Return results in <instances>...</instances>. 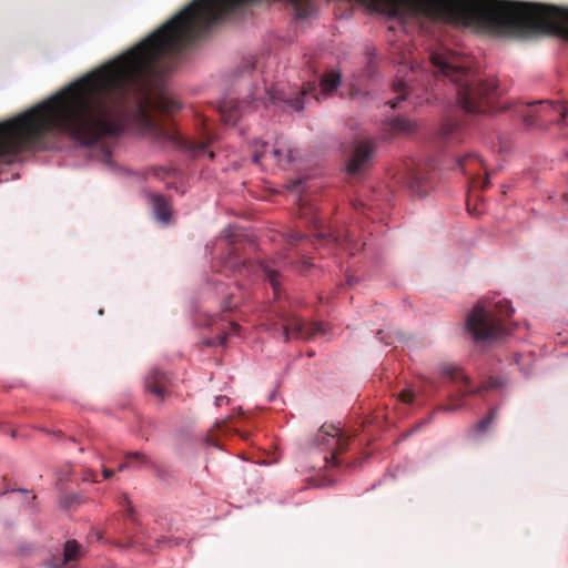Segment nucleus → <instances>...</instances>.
<instances>
[{
  "label": "nucleus",
  "mask_w": 568,
  "mask_h": 568,
  "mask_svg": "<svg viewBox=\"0 0 568 568\" xmlns=\"http://www.w3.org/2000/svg\"><path fill=\"white\" fill-rule=\"evenodd\" d=\"M152 207L158 221L168 223L171 217V205L165 197L159 194H152Z\"/></svg>",
  "instance_id": "nucleus-14"
},
{
  "label": "nucleus",
  "mask_w": 568,
  "mask_h": 568,
  "mask_svg": "<svg viewBox=\"0 0 568 568\" xmlns=\"http://www.w3.org/2000/svg\"><path fill=\"white\" fill-rule=\"evenodd\" d=\"M267 93H268V95H270V99H271L272 101H274V100H275V97H274L271 92H267Z\"/></svg>",
  "instance_id": "nucleus-37"
},
{
  "label": "nucleus",
  "mask_w": 568,
  "mask_h": 568,
  "mask_svg": "<svg viewBox=\"0 0 568 568\" xmlns=\"http://www.w3.org/2000/svg\"><path fill=\"white\" fill-rule=\"evenodd\" d=\"M498 416V408L493 407L489 409L488 414L481 418L479 422H477L473 428L471 432L476 434H484L489 430L491 425L495 423Z\"/></svg>",
  "instance_id": "nucleus-19"
},
{
  "label": "nucleus",
  "mask_w": 568,
  "mask_h": 568,
  "mask_svg": "<svg viewBox=\"0 0 568 568\" xmlns=\"http://www.w3.org/2000/svg\"><path fill=\"white\" fill-rule=\"evenodd\" d=\"M225 267L231 268L236 272H242L247 270L248 262L242 261L240 255L236 252H231L225 260Z\"/></svg>",
  "instance_id": "nucleus-22"
},
{
  "label": "nucleus",
  "mask_w": 568,
  "mask_h": 568,
  "mask_svg": "<svg viewBox=\"0 0 568 568\" xmlns=\"http://www.w3.org/2000/svg\"><path fill=\"white\" fill-rule=\"evenodd\" d=\"M514 308L508 301H498L494 305L477 304L467 318V329L476 341L496 339L509 331L506 321Z\"/></svg>",
  "instance_id": "nucleus-2"
},
{
  "label": "nucleus",
  "mask_w": 568,
  "mask_h": 568,
  "mask_svg": "<svg viewBox=\"0 0 568 568\" xmlns=\"http://www.w3.org/2000/svg\"><path fill=\"white\" fill-rule=\"evenodd\" d=\"M120 505H122V506H126V508H128V509H126L128 514H129V515H132V513H133V508H132V506H131V503H130L129 497H128V495H126V494H123V496H122V500L120 501Z\"/></svg>",
  "instance_id": "nucleus-28"
},
{
  "label": "nucleus",
  "mask_w": 568,
  "mask_h": 568,
  "mask_svg": "<svg viewBox=\"0 0 568 568\" xmlns=\"http://www.w3.org/2000/svg\"><path fill=\"white\" fill-rule=\"evenodd\" d=\"M216 400H217V404L220 405V404H222V400H224V397H219V398H216Z\"/></svg>",
  "instance_id": "nucleus-35"
},
{
  "label": "nucleus",
  "mask_w": 568,
  "mask_h": 568,
  "mask_svg": "<svg viewBox=\"0 0 568 568\" xmlns=\"http://www.w3.org/2000/svg\"><path fill=\"white\" fill-rule=\"evenodd\" d=\"M565 201H568V194L564 195Z\"/></svg>",
  "instance_id": "nucleus-40"
},
{
  "label": "nucleus",
  "mask_w": 568,
  "mask_h": 568,
  "mask_svg": "<svg viewBox=\"0 0 568 568\" xmlns=\"http://www.w3.org/2000/svg\"><path fill=\"white\" fill-rule=\"evenodd\" d=\"M79 500V497L77 495H70L68 497H65L61 503H62V507H70L71 505H73L74 503H78Z\"/></svg>",
  "instance_id": "nucleus-27"
},
{
  "label": "nucleus",
  "mask_w": 568,
  "mask_h": 568,
  "mask_svg": "<svg viewBox=\"0 0 568 568\" xmlns=\"http://www.w3.org/2000/svg\"><path fill=\"white\" fill-rule=\"evenodd\" d=\"M458 168L465 175L474 176L483 169V161L477 154H467L458 159Z\"/></svg>",
  "instance_id": "nucleus-15"
},
{
  "label": "nucleus",
  "mask_w": 568,
  "mask_h": 568,
  "mask_svg": "<svg viewBox=\"0 0 568 568\" xmlns=\"http://www.w3.org/2000/svg\"><path fill=\"white\" fill-rule=\"evenodd\" d=\"M349 437H346L342 428L334 424H324L318 430L315 440L318 446L329 452L324 458L326 463L336 464L337 454L344 452L347 447Z\"/></svg>",
  "instance_id": "nucleus-7"
},
{
  "label": "nucleus",
  "mask_w": 568,
  "mask_h": 568,
  "mask_svg": "<svg viewBox=\"0 0 568 568\" xmlns=\"http://www.w3.org/2000/svg\"><path fill=\"white\" fill-rule=\"evenodd\" d=\"M432 63L439 74L457 85L458 103L466 112L485 114L496 111V83L475 79L467 61L453 54L432 53Z\"/></svg>",
  "instance_id": "nucleus-1"
},
{
  "label": "nucleus",
  "mask_w": 568,
  "mask_h": 568,
  "mask_svg": "<svg viewBox=\"0 0 568 568\" xmlns=\"http://www.w3.org/2000/svg\"><path fill=\"white\" fill-rule=\"evenodd\" d=\"M488 186H489V180H488V176L486 175V178L483 180V182L480 184V187L483 190H486V189H488Z\"/></svg>",
  "instance_id": "nucleus-31"
},
{
  "label": "nucleus",
  "mask_w": 568,
  "mask_h": 568,
  "mask_svg": "<svg viewBox=\"0 0 568 568\" xmlns=\"http://www.w3.org/2000/svg\"><path fill=\"white\" fill-rule=\"evenodd\" d=\"M267 143L262 141H255L253 143L252 160L255 164H263L264 160L270 159L280 166H286L291 164L297 155V151L281 139L275 141L271 152L267 151Z\"/></svg>",
  "instance_id": "nucleus-5"
},
{
  "label": "nucleus",
  "mask_w": 568,
  "mask_h": 568,
  "mask_svg": "<svg viewBox=\"0 0 568 568\" xmlns=\"http://www.w3.org/2000/svg\"><path fill=\"white\" fill-rule=\"evenodd\" d=\"M207 156H209L211 160H213V159H214V156H215V154H214V152L210 151V152H207Z\"/></svg>",
  "instance_id": "nucleus-34"
},
{
  "label": "nucleus",
  "mask_w": 568,
  "mask_h": 568,
  "mask_svg": "<svg viewBox=\"0 0 568 568\" xmlns=\"http://www.w3.org/2000/svg\"><path fill=\"white\" fill-rule=\"evenodd\" d=\"M393 90L398 94L395 100L389 101L393 109L397 108L400 101L409 100L413 94L412 88L403 80L394 82Z\"/></svg>",
  "instance_id": "nucleus-17"
},
{
  "label": "nucleus",
  "mask_w": 568,
  "mask_h": 568,
  "mask_svg": "<svg viewBox=\"0 0 568 568\" xmlns=\"http://www.w3.org/2000/svg\"><path fill=\"white\" fill-rule=\"evenodd\" d=\"M216 400H217V404L220 405V404H222V400H224V397H219V398H216Z\"/></svg>",
  "instance_id": "nucleus-36"
},
{
  "label": "nucleus",
  "mask_w": 568,
  "mask_h": 568,
  "mask_svg": "<svg viewBox=\"0 0 568 568\" xmlns=\"http://www.w3.org/2000/svg\"><path fill=\"white\" fill-rule=\"evenodd\" d=\"M514 113L520 116L528 128L546 123L561 125L568 119V103H555L548 100L518 103L514 106Z\"/></svg>",
  "instance_id": "nucleus-3"
},
{
  "label": "nucleus",
  "mask_w": 568,
  "mask_h": 568,
  "mask_svg": "<svg viewBox=\"0 0 568 568\" xmlns=\"http://www.w3.org/2000/svg\"><path fill=\"white\" fill-rule=\"evenodd\" d=\"M244 104L233 99H225L220 103L221 119L226 124H235L243 114Z\"/></svg>",
  "instance_id": "nucleus-12"
},
{
  "label": "nucleus",
  "mask_w": 568,
  "mask_h": 568,
  "mask_svg": "<svg viewBox=\"0 0 568 568\" xmlns=\"http://www.w3.org/2000/svg\"><path fill=\"white\" fill-rule=\"evenodd\" d=\"M328 241L338 242V237L329 234L328 235Z\"/></svg>",
  "instance_id": "nucleus-32"
},
{
  "label": "nucleus",
  "mask_w": 568,
  "mask_h": 568,
  "mask_svg": "<svg viewBox=\"0 0 568 568\" xmlns=\"http://www.w3.org/2000/svg\"><path fill=\"white\" fill-rule=\"evenodd\" d=\"M294 239H295V240H301V239H302V235L296 234V235H294Z\"/></svg>",
  "instance_id": "nucleus-38"
},
{
  "label": "nucleus",
  "mask_w": 568,
  "mask_h": 568,
  "mask_svg": "<svg viewBox=\"0 0 568 568\" xmlns=\"http://www.w3.org/2000/svg\"><path fill=\"white\" fill-rule=\"evenodd\" d=\"M442 373L450 382L460 383V386L457 389V397L460 399L466 396L481 395L484 392L498 388L501 385L497 378L490 377L481 385L474 388H469V376L466 375L459 366L455 365H444L442 367Z\"/></svg>",
  "instance_id": "nucleus-6"
},
{
  "label": "nucleus",
  "mask_w": 568,
  "mask_h": 568,
  "mask_svg": "<svg viewBox=\"0 0 568 568\" xmlns=\"http://www.w3.org/2000/svg\"><path fill=\"white\" fill-rule=\"evenodd\" d=\"M148 457L139 452L129 453L125 456V462L120 464L118 467L119 471L124 470L125 468L132 467L134 464H146Z\"/></svg>",
  "instance_id": "nucleus-23"
},
{
  "label": "nucleus",
  "mask_w": 568,
  "mask_h": 568,
  "mask_svg": "<svg viewBox=\"0 0 568 568\" xmlns=\"http://www.w3.org/2000/svg\"><path fill=\"white\" fill-rule=\"evenodd\" d=\"M170 378L159 368H152L145 378L146 392L154 394L159 399H163L168 393Z\"/></svg>",
  "instance_id": "nucleus-11"
},
{
  "label": "nucleus",
  "mask_w": 568,
  "mask_h": 568,
  "mask_svg": "<svg viewBox=\"0 0 568 568\" xmlns=\"http://www.w3.org/2000/svg\"><path fill=\"white\" fill-rule=\"evenodd\" d=\"M102 476L104 479H110L113 476V471L102 465Z\"/></svg>",
  "instance_id": "nucleus-29"
},
{
  "label": "nucleus",
  "mask_w": 568,
  "mask_h": 568,
  "mask_svg": "<svg viewBox=\"0 0 568 568\" xmlns=\"http://www.w3.org/2000/svg\"><path fill=\"white\" fill-rule=\"evenodd\" d=\"M444 409H445V410H453V409H454V407H452V406H446Z\"/></svg>",
  "instance_id": "nucleus-39"
},
{
  "label": "nucleus",
  "mask_w": 568,
  "mask_h": 568,
  "mask_svg": "<svg viewBox=\"0 0 568 568\" xmlns=\"http://www.w3.org/2000/svg\"><path fill=\"white\" fill-rule=\"evenodd\" d=\"M225 425H226V422H225V420H222V422H220V423H217V424H216V426H217L219 428H222V427H224Z\"/></svg>",
  "instance_id": "nucleus-33"
},
{
  "label": "nucleus",
  "mask_w": 568,
  "mask_h": 568,
  "mask_svg": "<svg viewBox=\"0 0 568 568\" xmlns=\"http://www.w3.org/2000/svg\"><path fill=\"white\" fill-rule=\"evenodd\" d=\"M278 316L283 323L285 341L293 338H311L321 332V327L317 324H307L295 314L282 312Z\"/></svg>",
  "instance_id": "nucleus-8"
},
{
  "label": "nucleus",
  "mask_w": 568,
  "mask_h": 568,
  "mask_svg": "<svg viewBox=\"0 0 568 568\" xmlns=\"http://www.w3.org/2000/svg\"><path fill=\"white\" fill-rule=\"evenodd\" d=\"M258 267L270 282L273 288L274 297L280 298L281 274L278 273V271L273 268L267 262H261L258 264Z\"/></svg>",
  "instance_id": "nucleus-16"
},
{
  "label": "nucleus",
  "mask_w": 568,
  "mask_h": 568,
  "mask_svg": "<svg viewBox=\"0 0 568 568\" xmlns=\"http://www.w3.org/2000/svg\"><path fill=\"white\" fill-rule=\"evenodd\" d=\"M409 187L419 196H424L428 192V182L424 174L420 172H413L409 176Z\"/></svg>",
  "instance_id": "nucleus-18"
},
{
  "label": "nucleus",
  "mask_w": 568,
  "mask_h": 568,
  "mask_svg": "<svg viewBox=\"0 0 568 568\" xmlns=\"http://www.w3.org/2000/svg\"><path fill=\"white\" fill-rule=\"evenodd\" d=\"M82 481H93L97 483V475L92 469H85L82 475Z\"/></svg>",
  "instance_id": "nucleus-26"
},
{
  "label": "nucleus",
  "mask_w": 568,
  "mask_h": 568,
  "mask_svg": "<svg viewBox=\"0 0 568 568\" xmlns=\"http://www.w3.org/2000/svg\"><path fill=\"white\" fill-rule=\"evenodd\" d=\"M399 397H400L402 402H404L406 404H410V403H413L415 395L410 389H404L400 393Z\"/></svg>",
  "instance_id": "nucleus-25"
},
{
  "label": "nucleus",
  "mask_w": 568,
  "mask_h": 568,
  "mask_svg": "<svg viewBox=\"0 0 568 568\" xmlns=\"http://www.w3.org/2000/svg\"><path fill=\"white\" fill-rule=\"evenodd\" d=\"M341 80L342 75L338 71L331 70L325 72L321 78L320 89L315 82H306L297 95L288 100V103L296 111H301L304 108V97L312 95L316 100H320L321 95H329L339 87Z\"/></svg>",
  "instance_id": "nucleus-4"
},
{
  "label": "nucleus",
  "mask_w": 568,
  "mask_h": 568,
  "mask_svg": "<svg viewBox=\"0 0 568 568\" xmlns=\"http://www.w3.org/2000/svg\"><path fill=\"white\" fill-rule=\"evenodd\" d=\"M83 556V547L74 539L68 540L63 545L62 554L52 556L49 568H78V562Z\"/></svg>",
  "instance_id": "nucleus-9"
},
{
  "label": "nucleus",
  "mask_w": 568,
  "mask_h": 568,
  "mask_svg": "<svg viewBox=\"0 0 568 568\" xmlns=\"http://www.w3.org/2000/svg\"><path fill=\"white\" fill-rule=\"evenodd\" d=\"M459 124L455 121H447L443 124L440 129L442 135L452 142H459L462 139L459 138Z\"/></svg>",
  "instance_id": "nucleus-20"
},
{
  "label": "nucleus",
  "mask_w": 568,
  "mask_h": 568,
  "mask_svg": "<svg viewBox=\"0 0 568 568\" xmlns=\"http://www.w3.org/2000/svg\"><path fill=\"white\" fill-rule=\"evenodd\" d=\"M235 306H236V303H232L231 301H226L225 305L223 306V311H230V310H232Z\"/></svg>",
  "instance_id": "nucleus-30"
},
{
  "label": "nucleus",
  "mask_w": 568,
  "mask_h": 568,
  "mask_svg": "<svg viewBox=\"0 0 568 568\" xmlns=\"http://www.w3.org/2000/svg\"><path fill=\"white\" fill-rule=\"evenodd\" d=\"M390 130L394 134L410 132L414 124L405 118H395L389 121Z\"/></svg>",
  "instance_id": "nucleus-21"
},
{
  "label": "nucleus",
  "mask_w": 568,
  "mask_h": 568,
  "mask_svg": "<svg viewBox=\"0 0 568 568\" xmlns=\"http://www.w3.org/2000/svg\"><path fill=\"white\" fill-rule=\"evenodd\" d=\"M374 151L375 143L373 140H363L357 142L354 153L347 164L348 174L355 175L366 170Z\"/></svg>",
  "instance_id": "nucleus-10"
},
{
  "label": "nucleus",
  "mask_w": 568,
  "mask_h": 568,
  "mask_svg": "<svg viewBox=\"0 0 568 568\" xmlns=\"http://www.w3.org/2000/svg\"><path fill=\"white\" fill-rule=\"evenodd\" d=\"M221 325H219L217 323H211L210 325L212 326H216V329H217V335L212 338V339H207L205 343L206 345L209 346H216V345H224L225 341L227 339V336L230 335L231 332H236L239 329V325L232 321V320H226V317H222L221 320Z\"/></svg>",
  "instance_id": "nucleus-13"
},
{
  "label": "nucleus",
  "mask_w": 568,
  "mask_h": 568,
  "mask_svg": "<svg viewBox=\"0 0 568 568\" xmlns=\"http://www.w3.org/2000/svg\"><path fill=\"white\" fill-rule=\"evenodd\" d=\"M377 336L386 345H394L397 341L400 342L405 339V335L402 332L385 333L383 329H379L377 332Z\"/></svg>",
  "instance_id": "nucleus-24"
}]
</instances>
